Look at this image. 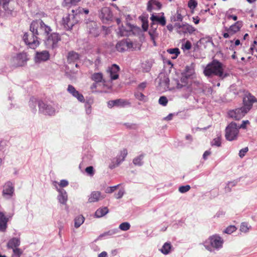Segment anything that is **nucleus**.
I'll return each instance as SVG.
<instances>
[{
    "label": "nucleus",
    "mask_w": 257,
    "mask_h": 257,
    "mask_svg": "<svg viewBox=\"0 0 257 257\" xmlns=\"http://www.w3.org/2000/svg\"><path fill=\"white\" fill-rule=\"evenodd\" d=\"M108 212V209L106 207L98 209L95 213L97 217H101Z\"/></svg>",
    "instance_id": "nucleus-31"
},
{
    "label": "nucleus",
    "mask_w": 257,
    "mask_h": 257,
    "mask_svg": "<svg viewBox=\"0 0 257 257\" xmlns=\"http://www.w3.org/2000/svg\"><path fill=\"white\" fill-rule=\"evenodd\" d=\"M87 28L89 33L92 36L96 37L99 35V29L97 23L94 21L87 23Z\"/></svg>",
    "instance_id": "nucleus-15"
},
{
    "label": "nucleus",
    "mask_w": 257,
    "mask_h": 257,
    "mask_svg": "<svg viewBox=\"0 0 257 257\" xmlns=\"http://www.w3.org/2000/svg\"><path fill=\"white\" fill-rule=\"evenodd\" d=\"M68 185V182L65 180H62L60 181L59 185L62 187H64Z\"/></svg>",
    "instance_id": "nucleus-57"
},
{
    "label": "nucleus",
    "mask_w": 257,
    "mask_h": 257,
    "mask_svg": "<svg viewBox=\"0 0 257 257\" xmlns=\"http://www.w3.org/2000/svg\"><path fill=\"white\" fill-rule=\"evenodd\" d=\"M83 9L79 7L76 8L75 10H72L71 13L72 16L75 20H77V22H78L81 19V16L83 14Z\"/></svg>",
    "instance_id": "nucleus-28"
},
{
    "label": "nucleus",
    "mask_w": 257,
    "mask_h": 257,
    "mask_svg": "<svg viewBox=\"0 0 257 257\" xmlns=\"http://www.w3.org/2000/svg\"><path fill=\"white\" fill-rule=\"evenodd\" d=\"M65 4L66 5H76L80 0H64Z\"/></svg>",
    "instance_id": "nucleus-47"
},
{
    "label": "nucleus",
    "mask_w": 257,
    "mask_h": 257,
    "mask_svg": "<svg viewBox=\"0 0 257 257\" xmlns=\"http://www.w3.org/2000/svg\"><path fill=\"white\" fill-rule=\"evenodd\" d=\"M150 20L152 21V23L151 24V27H152L155 23H158L161 26H165L166 24V21L165 17L164 15V13H162L161 16L155 15L153 14L151 15Z\"/></svg>",
    "instance_id": "nucleus-16"
},
{
    "label": "nucleus",
    "mask_w": 257,
    "mask_h": 257,
    "mask_svg": "<svg viewBox=\"0 0 257 257\" xmlns=\"http://www.w3.org/2000/svg\"><path fill=\"white\" fill-rule=\"evenodd\" d=\"M239 133V128L235 122H231L226 128L225 138L229 141L237 139Z\"/></svg>",
    "instance_id": "nucleus-5"
},
{
    "label": "nucleus",
    "mask_w": 257,
    "mask_h": 257,
    "mask_svg": "<svg viewBox=\"0 0 257 257\" xmlns=\"http://www.w3.org/2000/svg\"><path fill=\"white\" fill-rule=\"evenodd\" d=\"M242 26V22L241 21H237L226 30L231 35H232L239 31Z\"/></svg>",
    "instance_id": "nucleus-24"
},
{
    "label": "nucleus",
    "mask_w": 257,
    "mask_h": 257,
    "mask_svg": "<svg viewBox=\"0 0 257 257\" xmlns=\"http://www.w3.org/2000/svg\"><path fill=\"white\" fill-rule=\"evenodd\" d=\"M127 155V151L125 149H123L120 152V154L116 158V165H114L113 166L110 167L111 168H114L118 166L122 161H124L125 158Z\"/></svg>",
    "instance_id": "nucleus-25"
},
{
    "label": "nucleus",
    "mask_w": 257,
    "mask_h": 257,
    "mask_svg": "<svg viewBox=\"0 0 257 257\" xmlns=\"http://www.w3.org/2000/svg\"><path fill=\"white\" fill-rule=\"evenodd\" d=\"M105 197V195H102L99 191H93L88 197V202L92 203L97 202Z\"/></svg>",
    "instance_id": "nucleus-19"
},
{
    "label": "nucleus",
    "mask_w": 257,
    "mask_h": 257,
    "mask_svg": "<svg viewBox=\"0 0 257 257\" xmlns=\"http://www.w3.org/2000/svg\"><path fill=\"white\" fill-rule=\"evenodd\" d=\"M130 224L126 222L121 223L119 226V229L123 231L128 230L130 228Z\"/></svg>",
    "instance_id": "nucleus-39"
},
{
    "label": "nucleus",
    "mask_w": 257,
    "mask_h": 257,
    "mask_svg": "<svg viewBox=\"0 0 257 257\" xmlns=\"http://www.w3.org/2000/svg\"><path fill=\"white\" fill-rule=\"evenodd\" d=\"M188 77H186V75H184V76L182 77L180 81L175 80L174 81L175 84H176V88L177 89H182L184 88L186 89L188 93H190L191 92L190 88L187 86L188 84Z\"/></svg>",
    "instance_id": "nucleus-12"
},
{
    "label": "nucleus",
    "mask_w": 257,
    "mask_h": 257,
    "mask_svg": "<svg viewBox=\"0 0 257 257\" xmlns=\"http://www.w3.org/2000/svg\"><path fill=\"white\" fill-rule=\"evenodd\" d=\"M107 253L106 251H102L98 254V257H107Z\"/></svg>",
    "instance_id": "nucleus-64"
},
{
    "label": "nucleus",
    "mask_w": 257,
    "mask_h": 257,
    "mask_svg": "<svg viewBox=\"0 0 257 257\" xmlns=\"http://www.w3.org/2000/svg\"><path fill=\"white\" fill-rule=\"evenodd\" d=\"M114 101L117 102H116L115 106H123L126 103V102L124 101L122 99H116V100H114Z\"/></svg>",
    "instance_id": "nucleus-50"
},
{
    "label": "nucleus",
    "mask_w": 257,
    "mask_h": 257,
    "mask_svg": "<svg viewBox=\"0 0 257 257\" xmlns=\"http://www.w3.org/2000/svg\"><path fill=\"white\" fill-rule=\"evenodd\" d=\"M12 0H0V15L4 11L9 14L12 12V9L9 7Z\"/></svg>",
    "instance_id": "nucleus-18"
},
{
    "label": "nucleus",
    "mask_w": 257,
    "mask_h": 257,
    "mask_svg": "<svg viewBox=\"0 0 257 257\" xmlns=\"http://www.w3.org/2000/svg\"><path fill=\"white\" fill-rule=\"evenodd\" d=\"M11 217H6L3 212H0V230L1 231H6L7 228V222Z\"/></svg>",
    "instance_id": "nucleus-23"
},
{
    "label": "nucleus",
    "mask_w": 257,
    "mask_h": 257,
    "mask_svg": "<svg viewBox=\"0 0 257 257\" xmlns=\"http://www.w3.org/2000/svg\"><path fill=\"white\" fill-rule=\"evenodd\" d=\"M38 105L39 106V111L45 114L53 115L55 113V110L50 105H46L42 101H39Z\"/></svg>",
    "instance_id": "nucleus-11"
},
{
    "label": "nucleus",
    "mask_w": 257,
    "mask_h": 257,
    "mask_svg": "<svg viewBox=\"0 0 257 257\" xmlns=\"http://www.w3.org/2000/svg\"><path fill=\"white\" fill-rule=\"evenodd\" d=\"M116 102L114 101V100L109 101L107 103L108 107L111 108V107H113V106H115Z\"/></svg>",
    "instance_id": "nucleus-58"
},
{
    "label": "nucleus",
    "mask_w": 257,
    "mask_h": 257,
    "mask_svg": "<svg viewBox=\"0 0 257 257\" xmlns=\"http://www.w3.org/2000/svg\"><path fill=\"white\" fill-rule=\"evenodd\" d=\"M136 97L140 100H144L145 96L141 92H137L135 94Z\"/></svg>",
    "instance_id": "nucleus-49"
},
{
    "label": "nucleus",
    "mask_w": 257,
    "mask_h": 257,
    "mask_svg": "<svg viewBox=\"0 0 257 257\" xmlns=\"http://www.w3.org/2000/svg\"><path fill=\"white\" fill-rule=\"evenodd\" d=\"M50 57L49 52L47 50H44L41 52H36L34 60L36 63H40L48 61Z\"/></svg>",
    "instance_id": "nucleus-9"
},
{
    "label": "nucleus",
    "mask_w": 257,
    "mask_h": 257,
    "mask_svg": "<svg viewBox=\"0 0 257 257\" xmlns=\"http://www.w3.org/2000/svg\"><path fill=\"white\" fill-rule=\"evenodd\" d=\"M91 79L95 82L98 83L99 82H102L104 85L106 82V80L103 78L102 73L100 72L93 73L91 76Z\"/></svg>",
    "instance_id": "nucleus-26"
},
{
    "label": "nucleus",
    "mask_w": 257,
    "mask_h": 257,
    "mask_svg": "<svg viewBox=\"0 0 257 257\" xmlns=\"http://www.w3.org/2000/svg\"><path fill=\"white\" fill-rule=\"evenodd\" d=\"M79 59V55L78 53L71 51L68 53L67 56V60L69 63L74 62Z\"/></svg>",
    "instance_id": "nucleus-30"
},
{
    "label": "nucleus",
    "mask_w": 257,
    "mask_h": 257,
    "mask_svg": "<svg viewBox=\"0 0 257 257\" xmlns=\"http://www.w3.org/2000/svg\"><path fill=\"white\" fill-rule=\"evenodd\" d=\"M67 91L71 94L74 97L77 98V99L80 102H84L85 99L82 95L78 91H77L74 86L71 85H69L67 88Z\"/></svg>",
    "instance_id": "nucleus-20"
},
{
    "label": "nucleus",
    "mask_w": 257,
    "mask_h": 257,
    "mask_svg": "<svg viewBox=\"0 0 257 257\" xmlns=\"http://www.w3.org/2000/svg\"><path fill=\"white\" fill-rule=\"evenodd\" d=\"M124 194V190H120L117 194H115V197L116 199H119L122 197Z\"/></svg>",
    "instance_id": "nucleus-55"
},
{
    "label": "nucleus",
    "mask_w": 257,
    "mask_h": 257,
    "mask_svg": "<svg viewBox=\"0 0 257 257\" xmlns=\"http://www.w3.org/2000/svg\"><path fill=\"white\" fill-rule=\"evenodd\" d=\"M161 4L156 0H150L147 3V10L152 12L154 10H159L161 8Z\"/></svg>",
    "instance_id": "nucleus-21"
},
{
    "label": "nucleus",
    "mask_w": 257,
    "mask_h": 257,
    "mask_svg": "<svg viewBox=\"0 0 257 257\" xmlns=\"http://www.w3.org/2000/svg\"><path fill=\"white\" fill-rule=\"evenodd\" d=\"M28 60V55L25 52L18 54L16 57L13 59L14 61L16 62V65L18 66L24 65Z\"/></svg>",
    "instance_id": "nucleus-13"
},
{
    "label": "nucleus",
    "mask_w": 257,
    "mask_h": 257,
    "mask_svg": "<svg viewBox=\"0 0 257 257\" xmlns=\"http://www.w3.org/2000/svg\"><path fill=\"white\" fill-rule=\"evenodd\" d=\"M98 86V83L94 82L90 86V89L92 90L95 89Z\"/></svg>",
    "instance_id": "nucleus-63"
},
{
    "label": "nucleus",
    "mask_w": 257,
    "mask_h": 257,
    "mask_svg": "<svg viewBox=\"0 0 257 257\" xmlns=\"http://www.w3.org/2000/svg\"><path fill=\"white\" fill-rule=\"evenodd\" d=\"M249 124V121L247 120H243L242 122V123L240 126H237L239 128H243L245 129L246 127V125Z\"/></svg>",
    "instance_id": "nucleus-54"
},
{
    "label": "nucleus",
    "mask_w": 257,
    "mask_h": 257,
    "mask_svg": "<svg viewBox=\"0 0 257 257\" xmlns=\"http://www.w3.org/2000/svg\"><path fill=\"white\" fill-rule=\"evenodd\" d=\"M126 44H127L126 46V50L127 49H131L133 47V43L132 42L126 41Z\"/></svg>",
    "instance_id": "nucleus-61"
},
{
    "label": "nucleus",
    "mask_w": 257,
    "mask_h": 257,
    "mask_svg": "<svg viewBox=\"0 0 257 257\" xmlns=\"http://www.w3.org/2000/svg\"><path fill=\"white\" fill-rule=\"evenodd\" d=\"M251 51V53L252 55H254V53H255V52H257V48H256V47L254 46V45H253L252 46H251L250 48Z\"/></svg>",
    "instance_id": "nucleus-62"
},
{
    "label": "nucleus",
    "mask_w": 257,
    "mask_h": 257,
    "mask_svg": "<svg viewBox=\"0 0 257 257\" xmlns=\"http://www.w3.org/2000/svg\"><path fill=\"white\" fill-rule=\"evenodd\" d=\"M236 183L237 182L235 181L228 182L225 187V191L226 192H230L231 191V188L235 186Z\"/></svg>",
    "instance_id": "nucleus-38"
},
{
    "label": "nucleus",
    "mask_w": 257,
    "mask_h": 257,
    "mask_svg": "<svg viewBox=\"0 0 257 257\" xmlns=\"http://www.w3.org/2000/svg\"><path fill=\"white\" fill-rule=\"evenodd\" d=\"M85 171L88 174L91 176H92L94 174L93 168L92 166L87 167L85 169Z\"/></svg>",
    "instance_id": "nucleus-53"
},
{
    "label": "nucleus",
    "mask_w": 257,
    "mask_h": 257,
    "mask_svg": "<svg viewBox=\"0 0 257 257\" xmlns=\"http://www.w3.org/2000/svg\"><path fill=\"white\" fill-rule=\"evenodd\" d=\"M144 155L142 154L139 156L136 157L133 160V163L136 166H141L143 164V159L144 158Z\"/></svg>",
    "instance_id": "nucleus-36"
},
{
    "label": "nucleus",
    "mask_w": 257,
    "mask_h": 257,
    "mask_svg": "<svg viewBox=\"0 0 257 257\" xmlns=\"http://www.w3.org/2000/svg\"><path fill=\"white\" fill-rule=\"evenodd\" d=\"M13 249L14 256L20 257V255L22 254L23 251L18 247L14 248Z\"/></svg>",
    "instance_id": "nucleus-46"
},
{
    "label": "nucleus",
    "mask_w": 257,
    "mask_h": 257,
    "mask_svg": "<svg viewBox=\"0 0 257 257\" xmlns=\"http://www.w3.org/2000/svg\"><path fill=\"white\" fill-rule=\"evenodd\" d=\"M159 103L163 106H166L168 103V99L167 97L164 96L160 97L159 100Z\"/></svg>",
    "instance_id": "nucleus-45"
},
{
    "label": "nucleus",
    "mask_w": 257,
    "mask_h": 257,
    "mask_svg": "<svg viewBox=\"0 0 257 257\" xmlns=\"http://www.w3.org/2000/svg\"><path fill=\"white\" fill-rule=\"evenodd\" d=\"M197 3L195 0L190 1L188 4V7L191 9H195L196 8V7L197 6Z\"/></svg>",
    "instance_id": "nucleus-48"
},
{
    "label": "nucleus",
    "mask_w": 257,
    "mask_h": 257,
    "mask_svg": "<svg viewBox=\"0 0 257 257\" xmlns=\"http://www.w3.org/2000/svg\"><path fill=\"white\" fill-rule=\"evenodd\" d=\"M169 79L168 76L163 75V78H161L160 84L161 86H164V89L169 88Z\"/></svg>",
    "instance_id": "nucleus-33"
},
{
    "label": "nucleus",
    "mask_w": 257,
    "mask_h": 257,
    "mask_svg": "<svg viewBox=\"0 0 257 257\" xmlns=\"http://www.w3.org/2000/svg\"><path fill=\"white\" fill-rule=\"evenodd\" d=\"M126 41L122 40L117 43V44L116 45V48L117 51L119 52H123L126 50Z\"/></svg>",
    "instance_id": "nucleus-32"
},
{
    "label": "nucleus",
    "mask_w": 257,
    "mask_h": 257,
    "mask_svg": "<svg viewBox=\"0 0 257 257\" xmlns=\"http://www.w3.org/2000/svg\"><path fill=\"white\" fill-rule=\"evenodd\" d=\"M148 26H149V25H148V21H146V22H144V23L142 24V28L145 31L147 30V29L148 28Z\"/></svg>",
    "instance_id": "nucleus-59"
},
{
    "label": "nucleus",
    "mask_w": 257,
    "mask_h": 257,
    "mask_svg": "<svg viewBox=\"0 0 257 257\" xmlns=\"http://www.w3.org/2000/svg\"><path fill=\"white\" fill-rule=\"evenodd\" d=\"M167 52L171 54L174 55L172 57V59H176L180 54L179 49L177 48L168 49Z\"/></svg>",
    "instance_id": "nucleus-37"
},
{
    "label": "nucleus",
    "mask_w": 257,
    "mask_h": 257,
    "mask_svg": "<svg viewBox=\"0 0 257 257\" xmlns=\"http://www.w3.org/2000/svg\"><path fill=\"white\" fill-rule=\"evenodd\" d=\"M178 28L180 29V32L185 34L189 33L192 34L195 31V29L192 26L188 24L183 25H178Z\"/></svg>",
    "instance_id": "nucleus-22"
},
{
    "label": "nucleus",
    "mask_w": 257,
    "mask_h": 257,
    "mask_svg": "<svg viewBox=\"0 0 257 257\" xmlns=\"http://www.w3.org/2000/svg\"><path fill=\"white\" fill-rule=\"evenodd\" d=\"M118 34L120 36H125L126 35V32L125 31H124L122 26V27H119V32H118Z\"/></svg>",
    "instance_id": "nucleus-56"
},
{
    "label": "nucleus",
    "mask_w": 257,
    "mask_h": 257,
    "mask_svg": "<svg viewBox=\"0 0 257 257\" xmlns=\"http://www.w3.org/2000/svg\"><path fill=\"white\" fill-rule=\"evenodd\" d=\"M60 40V38L58 34L52 33L48 36L45 43L48 48L53 49L57 46V44Z\"/></svg>",
    "instance_id": "nucleus-7"
},
{
    "label": "nucleus",
    "mask_w": 257,
    "mask_h": 257,
    "mask_svg": "<svg viewBox=\"0 0 257 257\" xmlns=\"http://www.w3.org/2000/svg\"><path fill=\"white\" fill-rule=\"evenodd\" d=\"M190 189L189 185L182 186L179 188V191L182 193H184L188 191Z\"/></svg>",
    "instance_id": "nucleus-44"
},
{
    "label": "nucleus",
    "mask_w": 257,
    "mask_h": 257,
    "mask_svg": "<svg viewBox=\"0 0 257 257\" xmlns=\"http://www.w3.org/2000/svg\"><path fill=\"white\" fill-rule=\"evenodd\" d=\"M119 69V66L116 64H113L107 69L106 72L111 80H114L118 78Z\"/></svg>",
    "instance_id": "nucleus-10"
},
{
    "label": "nucleus",
    "mask_w": 257,
    "mask_h": 257,
    "mask_svg": "<svg viewBox=\"0 0 257 257\" xmlns=\"http://www.w3.org/2000/svg\"><path fill=\"white\" fill-rule=\"evenodd\" d=\"M211 154V152L209 151H206L204 152L203 155V157L204 159H206L207 157L209 156Z\"/></svg>",
    "instance_id": "nucleus-60"
},
{
    "label": "nucleus",
    "mask_w": 257,
    "mask_h": 257,
    "mask_svg": "<svg viewBox=\"0 0 257 257\" xmlns=\"http://www.w3.org/2000/svg\"><path fill=\"white\" fill-rule=\"evenodd\" d=\"M171 247L172 246L170 243L166 242L160 250L163 254H167L170 252Z\"/></svg>",
    "instance_id": "nucleus-35"
},
{
    "label": "nucleus",
    "mask_w": 257,
    "mask_h": 257,
    "mask_svg": "<svg viewBox=\"0 0 257 257\" xmlns=\"http://www.w3.org/2000/svg\"><path fill=\"white\" fill-rule=\"evenodd\" d=\"M205 75L210 76L214 75L223 79L227 76V74L223 72L222 64L218 61L214 60L208 64L204 70Z\"/></svg>",
    "instance_id": "nucleus-2"
},
{
    "label": "nucleus",
    "mask_w": 257,
    "mask_h": 257,
    "mask_svg": "<svg viewBox=\"0 0 257 257\" xmlns=\"http://www.w3.org/2000/svg\"><path fill=\"white\" fill-rule=\"evenodd\" d=\"M209 240L211 246L213 247L219 248L222 246L223 240L219 236L213 235L209 237Z\"/></svg>",
    "instance_id": "nucleus-14"
},
{
    "label": "nucleus",
    "mask_w": 257,
    "mask_h": 257,
    "mask_svg": "<svg viewBox=\"0 0 257 257\" xmlns=\"http://www.w3.org/2000/svg\"><path fill=\"white\" fill-rule=\"evenodd\" d=\"M63 21L65 26L68 29L72 28L75 24L78 23L77 20L73 18L72 14H68L64 17Z\"/></svg>",
    "instance_id": "nucleus-17"
},
{
    "label": "nucleus",
    "mask_w": 257,
    "mask_h": 257,
    "mask_svg": "<svg viewBox=\"0 0 257 257\" xmlns=\"http://www.w3.org/2000/svg\"><path fill=\"white\" fill-rule=\"evenodd\" d=\"M30 31L36 35L47 36L51 31L50 27L40 20L34 21L30 25Z\"/></svg>",
    "instance_id": "nucleus-3"
},
{
    "label": "nucleus",
    "mask_w": 257,
    "mask_h": 257,
    "mask_svg": "<svg viewBox=\"0 0 257 257\" xmlns=\"http://www.w3.org/2000/svg\"><path fill=\"white\" fill-rule=\"evenodd\" d=\"M99 17L103 23H106L109 21H111L112 19V14L109 8L104 7L101 9Z\"/></svg>",
    "instance_id": "nucleus-8"
},
{
    "label": "nucleus",
    "mask_w": 257,
    "mask_h": 257,
    "mask_svg": "<svg viewBox=\"0 0 257 257\" xmlns=\"http://www.w3.org/2000/svg\"><path fill=\"white\" fill-rule=\"evenodd\" d=\"M212 146L220 147L221 146V138L220 137H217L214 138L211 142Z\"/></svg>",
    "instance_id": "nucleus-42"
},
{
    "label": "nucleus",
    "mask_w": 257,
    "mask_h": 257,
    "mask_svg": "<svg viewBox=\"0 0 257 257\" xmlns=\"http://www.w3.org/2000/svg\"><path fill=\"white\" fill-rule=\"evenodd\" d=\"M248 149L247 147H245L240 150L239 153V156L240 158H242L244 156L245 153L248 151Z\"/></svg>",
    "instance_id": "nucleus-51"
},
{
    "label": "nucleus",
    "mask_w": 257,
    "mask_h": 257,
    "mask_svg": "<svg viewBox=\"0 0 257 257\" xmlns=\"http://www.w3.org/2000/svg\"><path fill=\"white\" fill-rule=\"evenodd\" d=\"M194 73V70L192 68L189 66L186 67V72L184 75H186V77H190L192 76Z\"/></svg>",
    "instance_id": "nucleus-40"
},
{
    "label": "nucleus",
    "mask_w": 257,
    "mask_h": 257,
    "mask_svg": "<svg viewBox=\"0 0 257 257\" xmlns=\"http://www.w3.org/2000/svg\"><path fill=\"white\" fill-rule=\"evenodd\" d=\"M118 185L108 187L105 189V193H112L117 187Z\"/></svg>",
    "instance_id": "nucleus-52"
},
{
    "label": "nucleus",
    "mask_w": 257,
    "mask_h": 257,
    "mask_svg": "<svg viewBox=\"0 0 257 257\" xmlns=\"http://www.w3.org/2000/svg\"><path fill=\"white\" fill-rule=\"evenodd\" d=\"M14 185L10 182H7L3 186L2 195L6 199L11 198L14 194Z\"/></svg>",
    "instance_id": "nucleus-6"
},
{
    "label": "nucleus",
    "mask_w": 257,
    "mask_h": 257,
    "mask_svg": "<svg viewBox=\"0 0 257 257\" xmlns=\"http://www.w3.org/2000/svg\"><path fill=\"white\" fill-rule=\"evenodd\" d=\"M59 195L58 196V199L59 202L63 204H65L67 201V194L64 189H58Z\"/></svg>",
    "instance_id": "nucleus-27"
},
{
    "label": "nucleus",
    "mask_w": 257,
    "mask_h": 257,
    "mask_svg": "<svg viewBox=\"0 0 257 257\" xmlns=\"http://www.w3.org/2000/svg\"><path fill=\"white\" fill-rule=\"evenodd\" d=\"M35 33H25L23 36V40L29 48L35 49L40 45V42Z\"/></svg>",
    "instance_id": "nucleus-4"
},
{
    "label": "nucleus",
    "mask_w": 257,
    "mask_h": 257,
    "mask_svg": "<svg viewBox=\"0 0 257 257\" xmlns=\"http://www.w3.org/2000/svg\"><path fill=\"white\" fill-rule=\"evenodd\" d=\"M84 217L82 215L77 216L74 219V226L76 228H78L84 222Z\"/></svg>",
    "instance_id": "nucleus-34"
},
{
    "label": "nucleus",
    "mask_w": 257,
    "mask_h": 257,
    "mask_svg": "<svg viewBox=\"0 0 257 257\" xmlns=\"http://www.w3.org/2000/svg\"><path fill=\"white\" fill-rule=\"evenodd\" d=\"M236 230V228L234 225H230L227 227L224 231V232L227 234H231Z\"/></svg>",
    "instance_id": "nucleus-41"
},
{
    "label": "nucleus",
    "mask_w": 257,
    "mask_h": 257,
    "mask_svg": "<svg viewBox=\"0 0 257 257\" xmlns=\"http://www.w3.org/2000/svg\"><path fill=\"white\" fill-rule=\"evenodd\" d=\"M256 101L255 98L250 94L246 95L243 98L244 106L230 110L228 115L236 120H239L251 109L252 103Z\"/></svg>",
    "instance_id": "nucleus-1"
},
{
    "label": "nucleus",
    "mask_w": 257,
    "mask_h": 257,
    "mask_svg": "<svg viewBox=\"0 0 257 257\" xmlns=\"http://www.w3.org/2000/svg\"><path fill=\"white\" fill-rule=\"evenodd\" d=\"M250 228V226L248 227L247 224L246 223L243 222V223H241V224L240 230L241 232H248V231L249 230Z\"/></svg>",
    "instance_id": "nucleus-43"
},
{
    "label": "nucleus",
    "mask_w": 257,
    "mask_h": 257,
    "mask_svg": "<svg viewBox=\"0 0 257 257\" xmlns=\"http://www.w3.org/2000/svg\"><path fill=\"white\" fill-rule=\"evenodd\" d=\"M20 244V240L18 238H13L10 239L7 244V246L9 248H14L15 247H17Z\"/></svg>",
    "instance_id": "nucleus-29"
}]
</instances>
